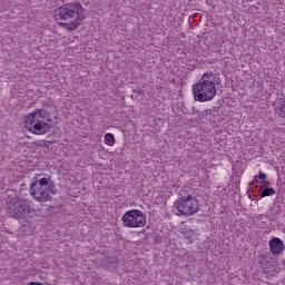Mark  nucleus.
<instances>
[{
    "label": "nucleus",
    "instance_id": "nucleus-8",
    "mask_svg": "<svg viewBox=\"0 0 285 285\" xmlns=\"http://www.w3.org/2000/svg\"><path fill=\"white\" fill-rule=\"evenodd\" d=\"M284 248V242L278 237H274L269 240V253H272V255H282Z\"/></svg>",
    "mask_w": 285,
    "mask_h": 285
},
{
    "label": "nucleus",
    "instance_id": "nucleus-13",
    "mask_svg": "<svg viewBox=\"0 0 285 285\" xmlns=\"http://www.w3.org/2000/svg\"><path fill=\"white\" fill-rule=\"evenodd\" d=\"M268 184H271L268 180L264 179L261 181V190H264L266 188V186H268Z\"/></svg>",
    "mask_w": 285,
    "mask_h": 285
},
{
    "label": "nucleus",
    "instance_id": "nucleus-7",
    "mask_svg": "<svg viewBox=\"0 0 285 285\" xmlns=\"http://www.w3.org/2000/svg\"><path fill=\"white\" fill-rule=\"evenodd\" d=\"M125 228H144L148 219L146 213L140 209H129L121 217Z\"/></svg>",
    "mask_w": 285,
    "mask_h": 285
},
{
    "label": "nucleus",
    "instance_id": "nucleus-1",
    "mask_svg": "<svg viewBox=\"0 0 285 285\" xmlns=\"http://www.w3.org/2000/svg\"><path fill=\"white\" fill-rule=\"evenodd\" d=\"M53 19L60 28L75 32L86 19V8L77 0L65 3L53 10Z\"/></svg>",
    "mask_w": 285,
    "mask_h": 285
},
{
    "label": "nucleus",
    "instance_id": "nucleus-12",
    "mask_svg": "<svg viewBox=\"0 0 285 285\" xmlns=\"http://www.w3.org/2000/svg\"><path fill=\"white\" fill-rule=\"evenodd\" d=\"M105 144L106 146H115V135L108 132L105 135Z\"/></svg>",
    "mask_w": 285,
    "mask_h": 285
},
{
    "label": "nucleus",
    "instance_id": "nucleus-6",
    "mask_svg": "<svg viewBox=\"0 0 285 285\" xmlns=\"http://www.w3.org/2000/svg\"><path fill=\"white\" fill-rule=\"evenodd\" d=\"M7 213L13 219H28V215L35 213V209L30 206V202L16 196L8 202Z\"/></svg>",
    "mask_w": 285,
    "mask_h": 285
},
{
    "label": "nucleus",
    "instance_id": "nucleus-2",
    "mask_svg": "<svg viewBox=\"0 0 285 285\" xmlns=\"http://www.w3.org/2000/svg\"><path fill=\"white\" fill-rule=\"evenodd\" d=\"M217 75L205 72L199 81L193 86V92L196 101L204 104L213 101L217 96Z\"/></svg>",
    "mask_w": 285,
    "mask_h": 285
},
{
    "label": "nucleus",
    "instance_id": "nucleus-9",
    "mask_svg": "<svg viewBox=\"0 0 285 285\" xmlns=\"http://www.w3.org/2000/svg\"><path fill=\"white\" fill-rule=\"evenodd\" d=\"M277 110H278V117H282L283 119H285V97L278 100Z\"/></svg>",
    "mask_w": 285,
    "mask_h": 285
},
{
    "label": "nucleus",
    "instance_id": "nucleus-3",
    "mask_svg": "<svg viewBox=\"0 0 285 285\" xmlns=\"http://www.w3.org/2000/svg\"><path fill=\"white\" fill-rule=\"evenodd\" d=\"M29 193L32 199L39 202V204H46V202L52 199V195H55V186L50 185V178L42 177L31 183Z\"/></svg>",
    "mask_w": 285,
    "mask_h": 285
},
{
    "label": "nucleus",
    "instance_id": "nucleus-11",
    "mask_svg": "<svg viewBox=\"0 0 285 285\" xmlns=\"http://www.w3.org/2000/svg\"><path fill=\"white\" fill-rule=\"evenodd\" d=\"M267 175L265 173L259 171L258 175L254 176V179L250 184H259V181H264V179H267Z\"/></svg>",
    "mask_w": 285,
    "mask_h": 285
},
{
    "label": "nucleus",
    "instance_id": "nucleus-10",
    "mask_svg": "<svg viewBox=\"0 0 285 285\" xmlns=\"http://www.w3.org/2000/svg\"><path fill=\"white\" fill-rule=\"evenodd\" d=\"M275 188L267 187L261 191V199H264V197H273L275 195Z\"/></svg>",
    "mask_w": 285,
    "mask_h": 285
},
{
    "label": "nucleus",
    "instance_id": "nucleus-5",
    "mask_svg": "<svg viewBox=\"0 0 285 285\" xmlns=\"http://www.w3.org/2000/svg\"><path fill=\"white\" fill-rule=\"evenodd\" d=\"M199 210V200L193 197V195L179 197L174 203L173 208V212L175 213V215H177V217H193V215H197Z\"/></svg>",
    "mask_w": 285,
    "mask_h": 285
},
{
    "label": "nucleus",
    "instance_id": "nucleus-4",
    "mask_svg": "<svg viewBox=\"0 0 285 285\" xmlns=\"http://www.w3.org/2000/svg\"><path fill=\"white\" fill-rule=\"evenodd\" d=\"M42 112L43 109H37L24 118V128L28 132H31L32 135H46L50 131L48 120Z\"/></svg>",
    "mask_w": 285,
    "mask_h": 285
}]
</instances>
